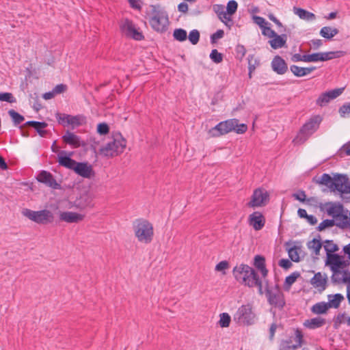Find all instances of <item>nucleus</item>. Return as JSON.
<instances>
[{"label":"nucleus","instance_id":"f257e3e1","mask_svg":"<svg viewBox=\"0 0 350 350\" xmlns=\"http://www.w3.org/2000/svg\"><path fill=\"white\" fill-rule=\"evenodd\" d=\"M126 146V140L119 133H114L111 139L99 149V154L106 158H113L121 154Z\"/></svg>","mask_w":350,"mask_h":350},{"label":"nucleus","instance_id":"f03ea898","mask_svg":"<svg viewBox=\"0 0 350 350\" xmlns=\"http://www.w3.org/2000/svg\"><path fill=\"white\" fill-rule=\"evenodd\" d=\"M247 130V126L245 124H239V120L233 118L220 122L215 126L211 129L208 133L213 137H217L231 131H234L238 134H243L245 133Z\"/></svg>","mask_w":350,"mask_h":350},{"label":"nucleus","instance_id":"7ed1b4c3","mask_svg":"<svg viewBox=\"0 0 350 350\" xmlns=\"http://www.w3.org/2000/svg\"><path fill=\"white\" fill-rule=\"evenodd\" d=\"M133 229L137 241L148 244L154 237V228L151 222L144 218L136 219L133 222Z\"/></svg>","mask_w":350,"mask_h":350},{"label":"nucleus","instance_id":"20e7f679","mask_svg":"<svg viewBox=\"0 0 350 350\" xmlns=\"http://www.w3.org/2000/svg\"><path fill=\"white\" fill-rule=\"evenodd\" d=\"M232 274L237 282L247 286H252L253 282L258 276L253 268L243 263L233 268Z\"/></svg>","mask_w":350,"mask_h":350},{"label":"nucleus","instance_id":"39448f33","mask_svg":"<svg viewBox=\"0 0 350 350\" xmlns=\"http://www.w3.org/2000/svg\"><path fill=\"white\" fill-rule=\"evenodd\" d=\"M322 118L317 115L312 116L299 129L293 142L303 144L319 128Z\"/></svg>","mask_w":350,"mask_h":350},{"label":"nucleus","instance_id":"423d86ee","mask_svg":"<svg viewBox=\"0 0 350 350\" xmlns=\"http://www.w3.org/2000/svg\"><path fill=\"white\" fill-rule=\"evenodd\" d=\"M152 16L149 19L151 27L158 32H163L167 30L169 19L167 14L161 10H158L155 5H152Z\"/></svg>","mask_w":350,"mask_h":350},{"label":"nucleus","instance_id":"0eeeda50","mask_svg":"<svg viewBox=\"0 0 350 350\" xmlns=\"http://www.w3.org/2000/svg\"><path fill=\"white\" fill-rule=\"evenodd\" d=\"M22 214L29 219L38 224H48L54 221L53 213L48 210L32 211L29 208H24Z\"/></svg>","mask_w":350,"mask_h":350},{"label":"nucleus","instance_id":"6e6552de","mask_svg":"<svg viewBox=\"0 0 350 350\" xmlns=\"http://www.w3.org/2000/svg\"><path fill=\"white\" fill-rule=\"evenodd\" d=\"M265 282L267 284L265 295L268 303L276 308L282 309L286 304V301L280 287L278 284H275L274 286H269L267 280Z\"/></svg>","mask_w":350,"mask_h":350},{"label":"nucleus","instance_id":"1a4fd4ad","mask_svg":"<svg viewBox=\"0 0 350 350\" xmlns=\"http://www.w3.org/2000/svg\"><path fill=\"white\" fill-rule=\"evenodd\" d=\"M256 315L252 310V306L247 304L241 306L234 315V321L244 325H250L254 323Z\"/></svg>","mask_w":350,"mask_h":350},{"label":"nucleus","instance_id":"9d476101","mask_svg":"<svg viewBox=\"0 0 350 350\" xmlns=\"http://www.w3.org/2000/svg\"><path fill=\"white\" fill-rule=\"evenodd\" d=\"M329 261L326 262L329 265L330 269L333 272L332 275V280L333 282H340L341 277L339 275L341 273L340 269H344L349 265V261L344 260L343 256L338 254L331 255Z\"/></svg>","mask_w":350,"mask_h":350},{"label":"nucleus","instance_id":"9b49d317","mask_svg":"<svg viewBox=\"0 0 350 350\" xmlns=\"http://www.w3.org/2000/svg\"><path fill=\"white\" fill-rule=\"evenodd\" d=\"M321 210L325 211L328 215L333 217L336 222L347 221V215L343 214V206L338 202H326L321 207Z\"/></svg>","mask_w":350,"mask_h":350},{"label":"nucleus","instance_id":"f8f14e48","mask_svg":"<svg viewBox=\"0 0 350 350\" xmlns=\"http://www.w3.org/2000/svg\"><path fill=\"white\" fill-rule=\"evenodd\" d=\"M269 200V194L262 188L256 189L252 196L251 200L247 205L250 207H259L265 206Z\"/></svg>","mask_w":350,"mask_h":350},{"label":"nucleus","instance_id":"ddd939ff","mask_svg":"<svg viewBox=\"0 0 350 350\" xmlns=\"http://www.w3.org/2000/svg\"><path fill=\"white\" fill-rule=\"evenodd\" d=\"M332 191H338L340 193H350V182L346 175L336 174L334 177Z\"/></svg>","mask_w":350,"mask_h":350},{"label":"nucleus","instance_id":"4468645a","mask_svg":"<svg viewBox=\"0 0 350 350\" xmlns=\"http://www.w3.org/2000/svg\"><path fill=\"white\" fill-rule=\"evenodd\" d=\"M36 180L39 183H43L50 188L54 189H59L61 188L60 184L57 182L53 174L48 171H40L36 176Z\"/></svg>","mask_w":350,"mask_h":350},{"label":"nucleus","instance_id":"2eb2a0df","mask_svg":"<svg viewBox=\"0 0 350 350\" xmlns=\"http://www.w3.org/2000/svg\"><path fill=\"white\" fill-rule=\"evenodd\" d=\"M344 89V88H336L321 94L317 99V105L321 107L325 106L330 100L339 96L343 92Z\"/></svg>","mask_w":350,"mask_h":350},{"label":"nucleus","instance_id":"dca6fc26","mask_svg":"<svg viewBox=\"0 0 350 350\" xmlns=\"http://www.w3.org/2000/svg\"><path fill=\"white\" fill-rule=\"evenodd\" d=\"M74 172L85 178H90L95 174L92 166L87 162H78Z\"/></svg>","mask_w":350,"mask_h":350},{"label":"nucleus","instance_id":"f3484780","mask_svg":"<svg viewBox=\"0 0 350 350\" xmlns=\"http://www.w3.org/2000/svg\"><path fill=\"white\" fill-rule=\"evenodd\" d=\"M59 221H65L69 224L79 223L83 220L84 215L76 212L59 211Z\"/></svg>","mask_w":350,"mask_h":350},{"label":"nucleus","instance_id":"a211bd4d","mask_svg":"<svg viewBox=\"0 0 350 350\" xmlns=\"http://www.w3.org/2000/svg\"><path fill=\"white\" fill-rule=\"evenodd\" d=\"M249 224L255 230H260L265 226V219L261 213L256 211L250 215Z\"/></svg>","mask_w":350,"mask_h":350},{"label":"nucleus","instance_id":"6ab92c4d","mask_svg":"<svg viewBox=\"0 0 350 350\" xmlns=\"http://www.w3.org/2000/svg\"><path fill=\"white\" fill-rule=\"evenodd\" d=\"M25 126L33 127L37 133L42 137H45L48 134V131L44 129L48 126V124L45 122L29 120L26 122L23 125L21 126L20 129H23V128Z\"/></svg>","mask_w":350,"mask_h":350},{"label":"nucleus","instance_id":"aec40b11","mask_svg":"<svg viewBox=\"0 0 350 350\" xmlns=\"http://www.w3.org/2000/svg\"><path fill=\"white\" fill-rule=\"evenodd\" d=\"M271 68L278 75H284L288 70V66L283 58L279 55L274 57L271 62Z\"/></svg>","mask_w":350,"mask_h":350},{"label":"nucleus","instance_id":"412c9836","mask_svg":"<svg viewBox=\"0 0 350 350\" xmlns=\"http://www.w3.org/2000/svg\"><path fill=\"white\" fill-rule=\"evenodd\" d=\"M62 138L65 144L70 145L73 148H77L82 145L80 137L69 131H67Z\"/></svg>","mask_w":350,"mask_h":350},{"label":"nucleus","instance_id":"4be33fe9","mask_svg":"<svg viewBox=\"0 0 350 350\" xmlns=\"http://www.w3.org/2000/svg\"><path fill=\"white\" fill-rule=\"evenodd\" d=\"M254 265L258 270H259L263 278H265L267 276L268 270L266 268L265 258L264 256L260 255L255 256Z\"/></svg>","mask_w":350,"mask_h":350},{"label":"nucleus","instance_id":"5701e85b","mask_svg":"<svg viewBox=\"0 0 350 350\" xmlns=\"http://www.w3.org/2000/svg\"><path fill=\"white\" fill-rule=\"evenodd\" d=\"M326 323L325 319L318 317L310 319H307L304 323V325L310 329H315L323 327Z\"/></svg>","mask_w":350,"mask_h":350},{"label":"nucleus","instance_id":"b1692460","mask_svg":"<svg viewBox=\"0 0 350 350\" xmlns=\"http://www.w3.org/2000/svg\"><path fill=\"white\" fill-rule=\"evenodd\" d=\"M67 118V124L71 125L74 129L84 124L86 122V118L83 115H76L66 117Z\"/></svg>","mask_w":350,"mask_h":350},{"label":"nucleus","instance_id":"393cba45","mask_svg":"<svg viewBox=\"0 0 350 350\" xmlns=\"http://www.w3.org/2000/svg\"><path fill=\"white\" fill-rule=\"evenodd\" d=\"M58 163L59 165H62L66 168L75 170V166L77 164V161L71 159L69 156H58Z\"/></svg>","mask_w":350,"mask_h":350},{"label":"nucleus","instance_id":"a878e982","mask_svg":"<svg viewBox=\"0 0 350 350\" xmlns=\"http://www.w3.org/2000/svg\"><path fill=\"white\" fill-rule=\"evenodd\" d=\"M327 278H323L320 272L314 274L310 280V283L315 287L323 291L326 288Z\"/></svg>","mask_w":350,"mask_h":350},{"label":"nucleus","instance_id":"bb28decb","mask_svg":"<svg viewBox=\"0 0 350 350\" xmlns=\"http://www.w3.org/2000/svg\"><path fill=\"white\" fill-rule=\"evenodd\" d=\"M272 38L273 39L270 40L269 41V43L270 44L271 48H273V49L282 48L285 45L286 42V34H282L280 36L276 33V36Z\"/></svg>","mask_w":350,"mask_h":350},{"label":"nucleus","instance_id":"cd10ccee","mask_svg":"<svg viewBox=\"0 0 350 350\" xmlns=\"http://www.w3.org/2000/svg\"><path fill=\"white\" fill-rule=\"evenodd\" d=\"M133 21L129 18H125L120 25L121 31L128 38L131 34L132 30L135 28Z\"/></svg>","mask_w":350,"mask_h":350},{"label":"nucleus","instance_id":"c85d7f7f","mask_svg":"<svg viewBox=\"0 0 350 350\" xmlns=\"http://www.w3.org/2000/svg\"><path fill=\"white\" fill-rule=\"evenodd\" d=\"M324 249L327 254L326 262H328L329 261L330 256L334 255L335 254H334V252H336L339 250L338 246L336 243H334V241L332 240H326L325 241Z\"/></svg>","mask_w":350,"mask_h":350},{"label":"nucleus","instance_id":"c756f323","mask_svg":"<svg viewBox=\"0 0 350 350\" xmlns=\"http://www.w3.org/2000/svg\"><path fill=\"white\" fill-rule=\"evenodd\" d=\"M218 7L219 9L221 10V12L218 13L219 18L225 25H226L228 28H230L234 24L231 14L224 12V8L222 6Z\"/></svg>","mask_w":350,"mask_h":350},{"label":"nucleus","instance_id":"7c9ffc66","mask_svg":"<svg viewBox=\"0 0 350 350\" xmlns=\"http://www.w3.org/2000/svg\"><path fill=\"white\" fill-rule=\"evenodd\" d=\"M329 308V305L327 302L321 301L312 306L311 311L316 314H321L327 312Z\"/></svg>","mask_w":350,"mask_h":350},{"label":"nucleus","instance_id":"2f4dec72","mask_svg":"<svg viewBox=\"0 0 350 350\" xmlns=\"http://www.w3.org/2000/svg\"><path fill=\"white\" fill-rule=\"evenodd\" d=\"M295 13L301 19L313 21L316 18L314 14L310 12L303 8H294Z\"/></svg>","mask_w":350,"mask_h":350},{"label":"nucleus","instance_id":"473e14b6","mask_svg":"<svg viewBox=\"0 0 350 350\" xmlns=\"http://www.w3.org/2000/svg\"><path fill=\"white\" fill-rule=\"evenodd\" d=\"M344 299V297L340 294V293H336L334 295H328V302L327 304L329 305V308H338L340 304V302Z\"/></svg>","mask_w":350,"mask_h":350},{"label":"nucleus","instance_id":"72a5a7b5","mask_svg":"<svg viewBox=\"0 0 350 350\" xmlns=\"http://www.w3.org/2000/svg\"><path fill=\"white\" fill-rule=\"evenodd\" d=\"M315 182L319 185L327 186L331 191L333 187L334 178H332L329 174L325 173L318 180H316Z\"/></svg>","mask_w":350,"mask_h":350},{"label":"nucleus","instance_id":"f704fd0d","mask_svg":"<svg viewBox=\"0 0 350 350\" xmlns=\"http://www.w3.org/2000/svg\"><path fill=\"white\" fill-rule=\"evenodd\" d=\"M338 33L336 28H331L330 27H323L320 31V35L327 39H331Z\"/></svg>","mask_w":350,"mask_h":350},{"label":"nucleus","instance_id":"c9c22d12","mask_svg":"<svg viewBox=\"0 0 350 350\" xmlns=\"http://www.w3.org/2000/svg\"><path fill=\"white\" fill-rule=\"evenodd\" d=\"M295 340L296 342L295 344L292 345L293 349H297L302 346L304 342V336L302 332L299 328L295 329Z\"/></svg>","mask_w":350,"mask_h":350},{"label":"nucleus","instance_id":"e433bc0d","mask_svg":"<svg viewBox=\"0 0 350 350\" xmlns=\"http://www.w3.org/2000/svg\"><path fill=\"white\" fill-rule=\"evenodd\" d=\"M8 114L11 117L12 122L15 126H18L25 120L23 116L21 115L19 113L16 112L14 109H10L8 111Z\"/></svg>","mask_w":350,"mask_h":350},{"label":"nucleus","instance_id":"4c0bfd02","mask_svg":"<svg viewBox=\"0 0 350 350\" xmlns=\"http://www.w3.org/2000/svg\"><path fill=\"white\" fill-rule=\"evenodd\" d=\"M290 70L293 72V74L297 77H301L308 75L307 72L308 70L306 68L299 67L296 65L291 66Z\"/></svg>","mask_w":350,"mask_h":350},{"label":"nucleus","instance_id":"58836bf2","mask_svg":"<svg viewBox=\"0 0 350 350\" xmlns=\"http://www.w3.org/2000/svg\"><path fill=\"white\" fill-rule=\"evenodd\" d=\"M340 51H329V52H323L320 53V57L321 62H325L327 60H330L334 58L339 57V53Z\"/></svg>","mask_w":350,"mask_h":350},{"label":"nucleus","instance_id":"ea45409f","mask_svg":"<svg viewBox=\"0 0 350 350\" xmlns=\"http://www.w3.org/2000/svg\"><path fill=\"white\" fill-rule=\"evenodd\" d=\"M173 36L176 40L183 42L187 39V31L186 30L181 28L176 29L174 31Z\"/></svg>","mask_w":350,"mask_h":350},{"label":"nucleus","instance_id":"a19ab883","mask_svg":"<svg viewBox=\"0 0 350 350\" xmlns=\"http://www.w3.org/2000/svg\"><path fill=\"white\" fill-rule=\"evenodd\" d=\"M338 222H336L334 219H325L322 222H321L318 227L317 228V230L318 231H323L327 228H331L334 226H337Z\"/></svg>","mask_w":350,"mask_h":350},{"label":"nucleus","instance_id":"79ce46f5","mask_svg":"<svg viewBox=\"0 0 350 350\" xmlns=\"http://www.w3.org/2000/svg\"><path fill=\"white\" fill-rule=\"evenodd\" d=\"M300 276L299 272H293L285 278L284 287L288 288L291 286L296 281V280Z\"/></svg>","mask_w":350,"mask_h":350},{"label":"nucleus","instance_id":"37998d69","mask_svg":"<svg viewBox=\"0 0 350 350\" xmlns=\"http://www.w3.org/2000/svg\"><path fill=\"white\" fill-rule=\"evenodd\" d=\"M308 247L309 249L313 250L315 254L318 255L322 247V243L319 239H313L312 241L308 243Z\"/></svg>","mask_w":350,"mask_h":350},{"label":"nucleus","instance_id":"c03bdc74","mask_svg":"<svg viewBox=\"0 0 350 350\" xmlns=\"http://www.w3.org/2000/svg\"><path fill=\"white\" fill-rule=\"evenodd\" d=\"M211 59L215 64L221 63L223 61L222 53L218 52L217 49H213L209 55Z\"/></svg>","mask_w":350,"mask_h":350},{"label":"nucleus","instance_id":"a18cd8bd","mask_svg":"<svg viewBox=\"0 0 350 350\" xmlns=\"http://www.w3.org/2000/svg\"><path fill=\"white\" fill-rule=\"evenodd\" d=\"M230 316L228 313H221L220 314V319L219 321L220 327H228L230 325Z\"/></svg>","mask_w":350,"mask_h":350},{"label":"nucleus","instance_id":"49530a36","mask_svg":"<svg viewBox=\"0 0 350 350\" xmlns=\"http://www.w3.org/2000/svg\"><path fill=\"white\" fill-rule=\"evenodd\" d=\"M288 254L291 260L293 262H299L300 260L298 254V248L296 246H293L288 249Z\"/></svg>","mask_w":350,"mask_h":350},{"label":"nucleus","instance_id":"de8ad7c7","mask_svg":"<svg viewBox=\"0 0 350 350\" xmlns=\"http://www.w3.org/2000/svg\"><path fill=\"white\" fill-rule=\"evenodd\" d=\"M293 198L301 202L309 203L312 198L306 199V194L304 191L301 190L298 193H295L292 195Z\"/></svg>","mask_w":350,"mask_h":350},{"label":"nucleus","instance_id":"09e8293b","mask_svg":"<svg viewBox=\"0 0 350 350\" xmlns=\"http://www.w3.org/2000/svg\"><path fill=\"white\" fill-rule=\"evenodd\" d=\"M235 57L237 59L241 61L246 54V49L242 44H238L235 48Z\"/></svg>","mask_w":350,"mask_h":350},{"label":"nucleus","instance_id":"8fccbe9b","mask_svg":"<svg viewBox=\"0 0 350 350\" xmlns=\"http://www.w3.org/2000/svg\"><path fill=\"white\" fill-rule=\"evenodd\" d=\"M188 38L192 44L195 45L198 44L200 40L199 31L197 29H193L189 32Z\"/></svg>","mask_w":350,"mask_h":350},{"label":"nucleus","instance_id":"3c124183","mask_svg":"<svg viewBox=\"0 0 350 350\" xmlns=\"http://www.w3.org/2000/svg\"><path fill=\"white\" fill-rule=\"evenodd\" d=\"M0 101H6L9 103L16 102V98L10 92H0Z\"/></svg>","mask_w":350,"mask_h":350},{"label":"nucleus","instance_id":"603ef678","mask_svg":"<svg viewBox=\"0 0 350 350\" xmlns=\"http://www.w3.org/2000/svg\"><path fill=\"white\" fill-rule=\"evenodd\" d=\"M129 38L137 41H140L144 39L143 33L140 31L139 29H137L135 27L132 30L131 34L130 35Z\"/></svg>","mask_w":350,"mask_h":350},{"label":"nucleus","instance_id":"864d4df0","mask_svg":"<svg viewBox=\"0 0 350 350\" xmlns=\"http://www.w3.org/2000/svg\"><path fill=\"white\" fill-rule=\"evenodd\" d=\"M238 8V3L237 1L234 0H230L228 1L226 7V12L228 14L232 15L234 14L237 10Z\"/></svg>","mask_w":350,"mask_h":350},{"label":"nucleus","instance_id":"5fc2aeb1","mask_svg":"<svg viewBox=\"0 0 350 350\" xmlns=\"http://www.w3.org/2000/svg\"><path fill=\"white\" fill-rule=\"evenodd\" d=\"M291 339L283 340L280 343L278 350H295L293 349Z\"/></svg>","mask_w":350,"mask_h":350},{"label":"nucleus","instance_id":"6e6d98bb","mask_svg":"<svg viewBox=\"0 0 350 350\" xmlns=\"http://www.w3.org/2000/svg\"><path fill=\"white\" fill-rule=\"evenodd\" d=\"M67 116H69V115L66 114V113H57L55 114V117L57 120V122L59 124L63 125L64 126L68 125V124H67V118H66Z\"/></svg>","mask_w":350,"mask_h":350},{"label":"nucleus","instance_id":"4d7b16f0","mask_svg":"<svg viewBox=\"0 0 350 350\" xmlns=\"http://www.w3.org/2000/svg\"><path fill=\"white\" fill-rule=\"evenodd\" d=\"M109 128L107 124L103 122V123H99L97 126V132L100 135H106L109 133Z\"/></svg>","mask_w":350,"mask_h":350},{"label":"nucleus","instance_id":"13d9d810","mask_svg":"<svg viewBox=\"0 0 350 350\" xmlns=\"http://www.w3.org/2000/svg\"><path fill=\"white\" fill-rule=\"evenodd\" d=\"M224 30H222V29L217 30L216 32H215L214 33H213L211 36V43H213V44L215 43L217 40L222 38L224 37Z\"/></svg>","mask_w":350,"mask_h":350},{"label":"nucleus","instance_id":"bf43d9fd","mask_svg":"<svg viewBox=\"0 0 350 350\" xmlns=\"http://www.w3.org/2000/svg\"><path fill=\"white\" fill-rule=\"evenodd\" d=\"M229 268V262L227 260H222L216 265L215 270L222 271Z\"/></svg>","mask_w":350,"mask_h":350},{"label":"nucleus","instance_id":"052dcab7","mask_svg":"<svg viewBox=\"0 0 350 350\" xmlns=\"http://www.w3.org/2000/svg\"><path fill=\"white\" fill-rule=\"evenodd\" d=\"M254 284L252 286H249L248 287H254V286H257L258 287V293L260 295H262L263 294V291H262V280L260 279L259 276H258L255 280L253 282Z\"/></svg>","mask_w":350,"mask_h":350},{"label":"nucleus","instance_id":"680f3d73","mask_svg":"<svg viewBox=\"0 0 350 350\" xmlns=\"http://www.w3.org/2000/svg\"><path fill=\"white\" fill-rule=\"evenodd\" d=\"M254 59V55H249L247 57L248 60V70H249V77L252 78V73L255 70V66L252 64V59Z\"/></svg>","mask_w":350,"mask_h":350},{"label":"nucleus","instance_id":"e2e57ef3","mask_svg":"<svg viewBox=\"0 0 350 350\" xmlns=\"http://www.w3.org/2000/svg\"><path fill=\"white\" fill-rule=\"evenodd\" d=\"M262 35L267 36L269 38H272L276 36V33L275 32V31H273L270 27L267 26L262 29Z\"/></svg>","mask_w":350,"mask_h":350},{"label":"nucleus","instance_id":"0e129e2a","mask_svg":"<svg viewBox=\"0 0 350 350\" xmlns=\"http://www.w3.org/2000/svg\"><path fill=\"white\" fill-rule=\"evenodd\" d=\"M254 22L259 25V27L262 29L266 25H267V22H266L265 19L261 16H254Z\"/></svg>","mask_w":350,"mask_h":350},{"label":"nucleus","instance_id":"69168bd1","mask_svg":"<svg viewBox=\"0 0 350 350\" xmlns=\"http://www.w3.org/2000/svg\"><path fill=\"white\" fill-rule=\"evenodd\" d=\"M278 265L285 269H288L292 266V262L288 259L282 258L280 260Z\"/></svg>","mask_w":350,"mask_h":350},{"label":"nucleus","instance_id":"338daca9","mask_svg":"<svg viewBox=\"0 0 350 350\" xmlns=\"http://www.w3.org/2000/svg\"><path fill=\"white\" fill-rule=\"evenodd\" d=\"M67 90V86L65 84L60 83L57 85L53 89L55 94H58L64 92Z\"/></svg>","mask_w":350,"mask_h":350},{"label":"nucleus","instance_id":"774afa93","mask_svg":"<svg viewBox=\"0 0 350 350\" xmlns=\"http://www.w3.org/2000/svg\"><path fill=\"white\" fill-rule=\"evenodd\" d=\"M339 113L342 116L350 113V103L342 105L339 109Z\"/></svg>","mask_w":350,"mask_h":350}]
</instances>
